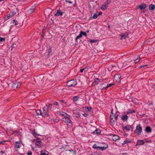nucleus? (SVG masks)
Returning <instances> with one entry per match:
<instances>
[{"label": "nucleus", "instance_id": "4", "mask_svg": "<svg viewBox=\"0 0 155 155\" xmlns=\"http://www.w3.org/2000/svg\"><path fill=\"white\" fill-rule=\"evenodd\" d=\"M142 132V128L140 125H137L136 127V130L134 133L140 135Z\"/></svg>", "mask_w": 155, "mask_h": 155}, {"label": "nucleus", "instance_id": "20", "mask_svg": "<svg viewBox=\"0 0 155 155\" xmlns=\"http://www.w3.org/2000/svg\"><path fill=\"white\" fill-rule=\"evenodd\" d=\"M107 7V6L104 4L102 5L101 7V9L102 10H104L106 9Z\"/></svg>", "mask_w": 155, "mask_h": 155}, {"label": "nucleus", "instance_id": "36", "mask_svg": "<svg viewBox=\"0 0 155 155\" xmlns=\"http://www.w3.org/2000/svg\"><path fill=\"white\" fill-rule=\"evenodd\" d=\"M11 17L9 15H7L5 18L4 19L5 20H7L9 18H10Z\"/></svg>", "mask_w": 155, "mask_h": 155}, {"label": "nucleus", "instance_id": "38", "mask_svg": "<svg viewBox=\"0 0 155 155\" xmlns=\"http://www.w3.org/2000/svg\"><path fill=\"white\" fill-rule=\"evenodd\" d=\"M17 46L15 44H14L12 45V48H15L17 47Z\"/></svg>", "mask_w": 155, "mask_h": 155}, {"label": "nucleus", "instance_id": "50", "mask_svg": "<svg viewBox=\"0 0 155 155\" xmlns=\"http://www.w3.org/2000/svg\"><path fill=\"white\" fill-rule=\"evenodd\" d=\"M135 111L134 110H131L130 111V113H135ZM129 113H127L128 114Z\"/></svg>", "mask_w": 155, "mask_h": 155}, {"label": "nucleus", "instance_id": "41", "mask_svg": "<svg viewBox=\"0 0 155 155\" xmlns=\"http://www.w3.org/2000/svg\"><path fill=\"white\" fill-rule=\"evenodd\" d=\"M140 59V57H139L135 61V63H137L139 61Z\"/></svg>", "mask_w": 155, "mask_h": 155}, {"label": "nucleus", "instance_id": "26", "mask_svg": "<svg viewBox=\"0 0 155 155\" xmlns=\"http://www.w3.org/2000/svg\"><path fill=\"white\" fill-rule=\"evenodd\" d=\"M98 16L97 14H95L92 17H91L90 18L91 19H96L97 18Z\"/></svg>", "mask_w": 155, "mask_h": 155}, {"label": "nucleus", "instance_id": "39", "mask_svg": "<svg viewBox=\"0 0 155 155\" xmlns=\"http://www.w3.org/2000/svg\"><path fill=\"white\" fill-rule=\"evenodd\" d=\"M52 51V50L51 48H49V49H48V55H49L50 53H51Z\"/></svg>", "mask_w": 155, "mask_h": 155}, {"label": "nucleus", "instance_id": "33", "mask_svg": "<svg viewBox=\"0 0 155 155\" xmlns=\"http://www.w3.org/2000/svg\"><path fill=\"white\" fill-rule=\"evenodd\" d=\"M78 98H79V97H78L75 96L73 97V101L74 102L78 100Z\"/></svg>", "mask_w": 155, "mask_h": 155}, {"label": "nucleus", "instance_id": "60", "mask_svg": "<svg viewBox=\"0 0 155 155\" xmlns=\"http://www.w3.org/2000/svg\"><path fill=\"white\" fill-rule=\"evenodd\" d=\"M152 104H153L152 103H149V104H148V105H149V106H151V105H152Z\"/></svg>", "mask_w": 155, "mask_h": 155}, {"label": "nucleus", "instance_id": "44", "mask_svg": "<svg viewBox=\"0 0 155 155\" xmlns=\"http://www.w3.org/2000/svg\"><path fill=\"white\" fill-rule=\"evenodd\" d=\"M96 80H97L94 81V82L95 83V84H98V82H99L100 81L99 79L98 78H97Z\"/></svg>", "mask_w": 155, "mask_h": 155}, {"label": "nucleus", "instance_id": "48", "mask_svg": "<svg viewBox=\"0 0 155 155\" xmlns=\"http://www.w3.org/2000/svg\"><path fill=\"white\" fill-rule=\"evenodd\" d=\"M87 109L88 110V111H90L92 109V108L91 107H88L87 108Z\"/></svg>", "mask_w": 155, "mask_h": 155}, {"label": "nucleus", "instance_id": "28", "mask_svg": "<svg viewBox=\"0 0 155 155\" xmlns=\"http://www.w3.org/2000/svg\"><path fill=\"white\" fill-rule=\"evenodd\" d=\"M62 120L64 121L66 123L68 121H70L69 118H68L64 117L62 118Z\"/></svg>", "mask_w": 155, "mask_h": 155}, {"label": "nucleus", "instance_id": "34", "mask_svg": "<svg viewBox=\"0 0 155 155\" xmlns=\"http://www.w3.org/2000/svg\"><path fill=\"white\" fill-rule=\"evenodd\" d=\"M98 40H97L91 39L90 41V42L91 43H96Z\"/></svg>", "mask_w": 155, "mask_h": 155}, {"label": "nucleus", "instance_id": "58", "mask_svg": "<svg viewBox=\"0 0 155 155\" xmlns=\"http://www.w3.org/2000/svg\"><path fill=\"white\" fill-rule=\"evenodd\" d=\"M60 101H61V102H63V103H64L65 104H66V102H65L64 100H62Z\"/></svg>", "mask_w": 155, "mask_h": 155}, {"label": "nucleus", "instance_id": "47", "mask_svg": "<svg viewBox=\"0 0 155 155\" xmlns=\"http://www.w3.org/2000/svg\"><path fill=\"white\" fill-rule=\"evenodd\" d=\"M32 153L31 151H28L27 153V155H31Z\"/></svg>", "mask_w": 155, "mask_h": 155}, {"label": "nucleus", "instance_id": "42", "mask_svg": "<svg viewBox=\"0 0 155 155\" xmlns=\"http://www.w3.org/2000/svg\"><path fill=\"white\" fill-rule=\"evenodd\" d=\"M110 3V1L109 0H107L106 2H105V4L106 5L108 6V5Z\"/></svg>", "mask_w": 155, "mask_h": 155}, {"label": "nucleus", "instance_id": "63", "mask_svg": "<svg viewBox=\"0 0 155 155\" xmlns=\"http://www.w3.org/2000/svg\"><path fill=\"white\" fill-rule=\"evenodd\" d=\"M153 88H154L155 89V85H153Z\"/></svg>", "mask_w": 155, "mask_h": 155}, {"label": "nucleus", "instance_id": "11", "mask_svg": "<svg viewBox=\"0 0 155 155\" xmlns=\"http://www.w3.org/2000/svg\"><path fill=\"white\" fill-rule=\"evenodd\" d=\"M128 118V116L126 115H122L121 117V120L124 121H126Z\"/></svg>", "mask_w": 155, "mask_h": 155}, {"label": "nucleus", "instance_id": "16", "mask_svg": "<svg viewBox=\"0 0 155 155\" xmlns=\"http://www.w3.org/2000/svg\"><path fill=\"white\" fill-rule=\"evenodd\" d=\"M110 123L112 125L114 124L115 123V121L113 119V117H112V115H110Z\"/></svg>", "mask_w": 155, "mask_h": 155}, {"label": "nucleus", "instance_id": "46", "mask_svg": "<svg viewBox=\"0 0 155 155\" xmlns=\"http://www.w3.org/2000/svg\"><path fill=\"white\" fill-rule=\"evenodd\" d=\"M87 66H86L84 68H83V69H81L80 70V72H82L84 70H85V69L86 68H87Z\"/></svg>", "mask_w": 155, "mask_h": 155}, {"label": "nucleus", "instance_id": "5", "mask_svg": "<svg viewBox=\"0 0 155 155\" xmlns=\"http://www.w3.org/2000/svg\"><path fill=\"white\" fill-rule=\"evenodd\" d=\"M20 85V83L17 81H14L12 84V86L14 89L17 88Z\"/></svg>", "mask_w": 155, "mask_h": 155}, {"label": "nucleus", "instance_id": "52", "mask_svg": "<svg viewBox=\"0 0 155 155\" xmlns=\"http://www.w3.org/2000/svg\"><path fill=\"white\" fill-rule=\"evenodd\" d=\"M102 12H99L98 14L97 15L98 16H99L101 15L102 14Z\"/></svg>", "mask_w": 155, "mask_h": 155}, {"label": "nucleus", "instance_id": "64", "mask_svg": "<svg viewBox=\"0 0 155 155\" xmlns=\"http://www.w3.org/2000/svg\"><path fill=\"white\" fill-rule=\"evenodd\" d=\"M15 25H18V22H16L15 23Z\"/></svg>", "mask_w": 155, "mask_h": 155}, {"label": "nucleus", "instance_id": "45", "mask_svg": "<svg viewBox=\"0 0 155 155\" xmlns=\"http://www.w3.org/2000/svg\"><path fill=\"white\" fill-rule=\"evenodd\" d=\"M5 38L0 37V42H2L3 41H5Z\"/></svg>", "mask_w": 155, "mask_h": 155}, {"label": "nucleus", "instance_id": "22", "mask_svg": "<svg viewBox=\"0 0 155 155\" xmlns=\"http://www.w3.org/2000/svg\"><path fill=\"white\" fill-rule=\"evenodd\" d=\"M82 36V34L81 33V31L80 32V33L78 36L75 39V41H77V40L78 39L81 37Z\"/></svg>", "mask_w": 155, "mask_h": 155}, {"label": "nucleus", "instance_id": "2", "mask_svg": "<svg viewBox=\"0 0 155 155\" xmlns=\"http://www.w3.org/2000/svg\"><path fill=\"white\" fill-rule=\"evenodd\" d=\"M77 84L76 80H72L69 81L67 83V85L69 87H73L76 85Z\"/></svg>", "mask_w": 155, "mask_h": 155}, {"label": "nucleus", "instance_id": "35", "mask_svg": "<svg viewBox=\"0 0 155 155\" xmlns=\"http://www.w3.org/2000/svg\"><path fill=\"white\" fill-rule=\"evenodd\" d=\"M63 115L65 117V118H69L71 116L67 114L64 113L63 114Z\"/></svg>", "mask_w": 155, "mask_h": 155}, {"label": "nucleus", "instance_id": "23", "mask_svg": "<svg viewBox=\"0 0 155 155\" xmlns=\"http://www.w3.org/2000/svg\"><path fill=\"white\" fill-rule=\"evenodd\" d=\"M36 112L37 115H41L42 112L39 110H38L36 111Z\"/></svg>", "mask_w": 155, "mask_h": 155}, {"label": "nucleus", "instance_id": "15", "mask_svg": "<svg viewBox=\"0 0 155 155\" xmlns=\"http://www.w3.org/2000/svg\"><path fill=\"white\" fill-rule=\"evenodd\" d=\"M131 128V126L129 125H128L125 127H123V128L124 129L127 130V131H129L130 130Z\"/></svg>", "mask_w": 155, "mask_h": 155}, {"label": "nucleus", "instance_id": "59", "mask_svg": "<svg viewBox=\"0 0 155 155\" xmlns=\"http://www.w3.org/2000/svg\"><path fill=\"white\" fill-rule=\"evenodd\" d=\"M122 155H128L127 153H123L122 154Z\"/></svg>", "mask_w": 155, "mask_h": 155}, {"label": "nucleus", "instance_id": "40", "mask_svg": "<svg viewBox=\"0 0 155 155\" xmlns=\"http://www.w3.org/2000/svg\"><path fill=\"white\" fill-rule=\"evenodd\" d=\"M81 32L82 35H83L85 36H87V35L85 32L83 31H81Z\"/></svg>", "mask_w": 155, "mask_h": 155}, {"label": "nucleus", "instance_id": "19", "mask_svg": "<svg viewBox=\"0 0 155 155\" xmlns=\"http://www.w3.org/2000/svg\"><path fill=\"white\" fill-rule=\"evenodd\" d=\"M101 131L100 130L98 129H96L95 131L93 132L92 133L94 134H99L101 133Z\"/></svg>", "mask_w": 155, "mask_h": 155}, {"label": "nucleus", "instance_id": "9", "mask_svg": "<svg viewBox=\"0 0 155 155\" xmlns=\"http://www.w3.org/2000/svg\"><path fill=\"white\" fill-rule=\"evenodd\" d=\"M63 12H61L60 9L57 10V13L55 14V15L56 16H61L62 15Z\"/></svg>", "mask_w": 155, "mask_h": 155}, {"label": "nucleus", "instance_id": "54", "mask_svg": "<svg viewBox=\"0 0 155 155\" xmlns=\"http://www.w3.org/2000/svg\"><path fill=\"white\" fill-rule=\"evenodd\" d=\"M32 134H33V135H34V136L36 135V134L35 133V132L34 130H33L32 131Z\"/></svg>", "mask_w": 155, "mask_h": 155}, {"label": "nucleus", "instance_id": "7", "mask_svg": "<svg viewBox=\"0 0 155 155\" xmlns=\"http://www.w3.org/2000/svg\"><path fill=\"white\" fill-rule=\"evenodd\" d=\"M36 146L38 148H40L42 146L43 143L41 140H37L35 142Z\"/></svg>", "mask_w": 155, "mask_h": 155}, {"label": "nucleus", "instance_id": "56", "mask_svg": "<svg viewBox=\"0 0 155 155\" xmlns=\"http://www.w3.org/2000/svg\"><path fill=\"white\" fill-rule=\"evenodd\" d=\"M76 117H80V115L79 114H78L76 116Z\"/></svg>", "mask_w": 155, "mask_h": 155}, {"label": "nucleus", "instance_id": "18", "mask_svg": "<svg viewBox=\"0 0 155 155\" xmlns=\"http://www.w3.org/2000/svg\"><path fill=\"white\" fill-rule=\"evenodd\" d=\"M155 8V5L153 4H151L149 6V9L150 10H153Z\"/></svg>", "mask_w": 155, "mask_h": 155}, {"label": "nucleus", "instance_id": "17", "mask_svg": "<svg viewBox=\"0 0 155 155\" xmlns=\"http://www.w3.org/2000/svg\"><path fill=\"white\" fill-rule=\"evenodd\" d=\"M146 7V4H143L141 5H140L139 6V8L140 9H144Z\"/></svg>", "mask_w": 155, "mask_h": 155}, {"label": "nucleus", "instance_id": "3", "mask_svg": "<svg viewBox=\"0 0 155 155\" xmlns=\"http://www.w3.org/2000/svg\"><path fill=\"white\" fill-rule=\"evenodd\" d=\"M108 147V145H106V147H105L97 146V144H95L93 145V147L94 149H96L97 150H99L100 149H101V150L103 151L105 150Z\"/></svg>", "mask_w": 155, "mask_h": 155}, {"label": "nucleus", "instance_id": "57", "mask_svg": "<svg viewBox=\"0 0 155 155\" xmlns=\"http://www.w3.org/2000/svg\"><path fill=\"white\" fill-rule=\"evenodd\" d=\"M83 116H84V117H87V114H83Z\"/></svg>", "mask_w": 155, "mask_h": 155}, {"label": "nucleus", "instance_id": "55", "mask_svg": "<svg viewBox=\"0 0 155 155\" xmlns=\"http://www.w3.org/2000/svg\"><path fill=\"white\" fill-rule=\"evenodd\" d=\"M5 143V141H3V142H2V141H0V144H4V143Z\"/></svg>", "mask_w": 155, "mask_h": 155}, {"label": "nucleus", "instance_id": "49", "mask_svg": "<svg viewBox=\"0 0 155 155\" xmlns=\"http://www.w3.org/2000/svg\"><path fill=\"white\" fill-rule=\"evenodd\" d=\"M66 1L67 2H68L69 3H72V2L70 0H66Z\"/></svg>", "mask_w": 155, "mask_h": 155}, {"label": "nucleus", "instance_id": "10", "mask_svg": "<svg viewBox=\"0 0 155 155\" xmlns=\"http://www.w3.org/2000/svg\"><path fill=\"white\" fill-rule=\"evenodd\" d=\"M112 138L114 141H116L117 140L120 139V137L117 135H114Z\"/></svg>", "mask_w": 155, "mask_h": 155}, {"label": "nucleus", "instance_id": "13", "mask_svg": "<svg viewBox=\"0 0 155 155\" xmlns=\"http://www.w3.org/2000/svg\"><path fill=\"white\" fill-rule=\"evenodd\" d=\"M21 143L19 141H17L15 143V147L17 148H19L20 147Z\"/></svg>", "mask_w": 155, "mask_h": 155}, {"label": "nucleus", "instance_id": "61", "mask_svg": "<svg viewBox=\"0 0 155 155\" xmlns=\"http://www.w3.org/2000/svg\"><path fill=\"white\" fill-rule=\"evenodd\" d=\"M147 66V65H142V67H144L145 66Z\"/></svg>", "mask_w": 155, "mask_h": 155}, {"label": "nucleus", "instance_id": "27", "mask_svg": "<svg viewBox=\"0 0 155 155\" xmlns=\"http://www.w3.org/2000/svg\"><path fill=\"white\" fill-rule=\"evenodd\" d=\"M41 155H49L48 153H46L45 151L42 150L41 151Z\"/></svg>", "mask_w": 155, "mask_h": 155}, {"label": "nucleus", "instance_id": "6", "mask_svg": "<svg viewBox=\"0 0 155 155\" xmlns=\"http://www.w3.org/2000/svg\"><path fill=\"white\" fill-rule=\"evenodd\" d=\"M36 7L35 6H31V7L28 10V12L29 14H31L35 10Z\"/></svg>", "mask_w": 155, "mask_h": 155}, {"label": "nucleus", "instance_id": "8", "mask_svg": "<svg viewBox=\"0 0 155 155\" xmlns=\"http://www.w3.org/2000/svg\"><path fill=\"white\" fill-rule=\"evenodd\" d=\"M114 78L115 80L117 82H119L120 81L121 79V76L119 75H114Z\"/></svg>", "mask_w": 155, "mask_h": 155}, {"label": "nucleus", "instance_id": "24", "mask_svg": "<svg viewBox=\"0 0 155 155\" xmlns=\"http://www.w3.org/2000/svg\"><path fill=\"white\" fill-rule=\"evenodd\" d=\"M107 86V85L106 83H103L101 84V88L102 89H106V88H103V87H105V86Z\"/></svg>", "mask_w": 155, "mask_h": 155}, {"label": "nucleus", "instance_id": "32", "mask_svg": "<svg viewBox=\"0 0 155 155\" xmlns=\"http://www.w3.org/2000/svg\"><path fill=\"white\" fill-rule=\"evenodd\" d=\"M71 120L70 119V121H68L67 122L66 124L68 126L71 127Z\"/></svg>", "mask_w": 155, "mask_h": 155}, {"label": "nucleus", "instance_id": "29", "mask_svg": "<svg viewBox=\"0 0 155 155\" xmlns=\"http://www.w3.org/2000/svg\"><path fill=\"white\" fill-rule=\"evenodd\" d=\"M49 104L48 106L47 105V109H48V110H50L51 109L52 105L51 104Z\"/></svg>", "mask_w": 155, "mask_h": 155}, {"label": "nucleus", "instance_id": "62", "mask_svg": "<svg viewBox=\"0 0 155 155\" xmlns=\"http://www.w3.org/2000/svg\"><path fill=\"white\" fill-rule=\"evenodd\" d=\"M1 153L3 154L4 153H5V152L4 151H2L1 152Z\"/></svg>", "mask_w": 155, "mask_h": 155}, {"label": "nucleus", "instance_id": "12", "mask_svg": "<svg viewBox=\"0 0 155 155\" xmlns=\"http://www.w3.org/2000/svg\"><path fill=\"white\" fill-rule=\"evenodd\" d=\"M144 142L142 140H138L137 143L136 145V146H137V145H143L144 144Z\"/></svg>", "mask_w": 155, "mask_h": 155}, {"label": "nucleus", "instance_id": "43", "mask_svg": "<svg viewBox=\"0 0 155 155\" xmlns=\"http://www.w3.org/2000/svg\"><path fill=\"white\" fill-rule=\"evenodd\" d=\"M53 104L54 105H55L56 106H58L59 104L57 102H56V101H54L53 103Z\"/></svg>", "mask_w": 155, "mask_h": 155}, {"label": "nucleus", "instance_id": "25", "mask_svg": "<svg viewBox=\"0 0 155 155\" xmlns=\"http://www.w3.org/2000/svg\"><path fill=\"white\" fill-rule=\"evenodd\" d=\"M131 141L130 140H125L124 142L122 143V145H124L126 143H130Z\"/></svg>", "mask_w": 155, "mask_h": 155}, {"label": "nucleus", "instance_id": "1", "mask_svg": "<svg viewBox=\"0 0 155 155\" xmlns=\"http://www.w3.org/2000/svg\"><path fill=\"white\" fill-rule=\"evenodd\" d=\"M47 105H46L43 108L42 111V116L43 117H47L48 116V110L47 109Z\"/></svg>", "mask_w": 155, "mask_h": 155}, {"label": "nucleus", "instance_id": "53", "mask_svg": "<svg viewBox=\"0 0 155 155\" xmlns=\"http://www.w3.org/2000/svg\"><path fill=\"white\" fill-rule=\"evenodd\" d=\"M132 101H133L134 103H135V104H136V103H137V104H138V102H136V100H135V99H134V100H132Z\"/></svg>", "mask_w": 155, "mask_h": 155}, {"label": "nucleus", "instance_id": "14", "mask_svg": "<svg viewBox=\"0 0 155 155\" xmlns=\"http://www.w3.org/2000/svg\"><path fill=\"white\" fill-rule=\"evenodd\" d=\"M128 35L127 33H126L124 34L120 35V36H121L120 39L122 40L123 39H125L126 37H127Z\"/></svg>", "mask_w": 155, "mask_h": 155}, {"label": "nucleus", "instance_id": "21", "mask_svg": "<svg viewBox=\"0 0 155 155\" xmlns=\"http://www.w3.org/2000/svg\"><path fill=\"white\" fill-rule=\"evenodd\" d=\"M146 131L147 132H150L151 131L150 127L149 126H147L145 129Z\"/></svg>", "mask_w": 155, "mask_h": 155}, {"label": "nucleus", "instance_id": "51", "mask_svg": "<svg viewBox=\"0 0 155 155\" xmlns=\"http://www.w3.org/2000/svg\"><path fill=\"white\" fill-rule=\"evenodd\" d=\"M113 110L112 109L111 110V114H110L112 115V117H113H113H114V115H113Z\"/></svg>", "mask_w": 155, "mask_h": 155}, {"label": "nucleus", "instance_id": "30", "mask_svg": "<svg viewBox=\"0 0 155 155\" xmlns=\"http://www.w3.org/2000/svg\"><path fill=\"white\" fill-rule=\"evenodd\" d=\"M113 84H110L108 85V84H107V86H105V87H103L107 88L108 87H111Z\"/></svg>", "mask_w": 155, "mask_h": 155}, {"label": "nucleus", "instance_id": "31", "mask_svg": "<svg viewBox=\"0 0 155 155\" xmlns=\"http://www.w3.org/2000/svg\"><path fill=\"white\" fill-rule=\"evenodd\" d=\"M15 14V13L12 12H11L9 14V15H10L11 17L14 16Z\"/></svg>", "mask_w": 155, "mask_h": 155}, {"label": "nucleus", "instance_id": "37", "mask_svg": "<svg viewBox=\"0 0 155 155\" xmlns=\"http://www.w3.org/2000/svg\"><path fill=\"white\" fill-rule=\"evenodd\" d=\"M118 114H117V113H116L115 114H114V118L115 119L117 120V118H118Z\"/></svg>", "mask_w": 155, "mask_h": 155}]
</instances>
